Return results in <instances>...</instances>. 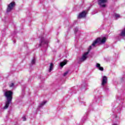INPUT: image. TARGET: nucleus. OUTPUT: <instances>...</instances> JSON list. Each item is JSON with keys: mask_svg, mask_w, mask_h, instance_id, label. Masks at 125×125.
I'll return each instance as SVG.
<instances>
[{"mask_svg": "<svg viewBox=\"0 0 125 125\" xmlns=\"http://www.w3.org/2000/svg\"><path fill=\"white\" fill-rule=\"evenodd\" d=\"M12 94L13 93L11 91H8L5 92L4 95L6 98L7 101L5 103V105L4 106V109H7L9 104L11 103V101L12 100Z\"/></svg>", "mask_w": 125, "mask_h": 125, "instance_id": "f257e3e1", "label": "nucleus"}, {"mask_svg": "<svg viewBox=\"0 0 125 125\" xmlns=\"http://www.w3.org/2000/svg\"><path fill=\"white\" fill-rule=\"evenodd\" d=\"M106 42V38L104 37L103 39L99 38L97 39L92 44V46H95L97 43L99 44H104Z\"/></svg>", "mask_w": 125, "mask_h": 125, "instance_id": "f03ea898", "label": "nucleus"}, {"mask_svg": "<svg viewBox=\"0 0 125 125\" xmlns=\"http://www.w3.org/2000/svg\"><path fill=\"white\" fill-rule=\"evenodd\" d=\"M91 46H90L87 52H85L81 57V58L80 59V62H84V61H85L87 58H88V53H89V51H90V50L91 49Z\"/></svg>", "mask_w": 125, "mask_h": 125, "instance_id": "7ed1b4c3", "label": "nucleus"}, {"mask_svg": "<svg viewBox=\"0 0 125 125\" xmlns=\"http://www.w3.org/2000/svg\"><path fill=\"white\" fill-rule=\"evenodd\" d=\"M15 7V2H12L8 5L7 8V12H10L13 8Z\"/></svg>", "mask_w": 125, "mask_h": 125, "instance_id": "20e7f679", "label": "nucleus"}, {"mask_svg": "<svg viewBox=\"0 0 125 125\" xmlns=\"http://www.w3.org/2000/svg\"><path fill=\"white\" fill-rule=\"evenodd\" d=\"M98 2L101 7H105L106 6L105 3L107 2V0H98Z\"/></svg>", "mask_w": 125, "mask_h": 125, "instance_id": "39448f33", "label": "nucleus"}, {"mask_svg": "<svg viewBox=\"0 0 125 125\" xmlns=\"http://www.w3.org/2000/svg\"><path fill=\"white\" fill-rule=\"evenodd\" d=\"M48 43V41L44 40V38L42 36L41 37L40 43L39 44L40 46H42V45H43V44H47Z\"/></svg>", "mask_w": 125, "mask_h": 125, "instance_id": "423d86ee", "label": "nucleus"}, {"mask_svg": "<svg viewBox=\"0 0 125 125\" xmlns=\"http://www.w3.org/2000/svg\"><path fill=\"white\" fill-rule=\"evenodd\" d=\"M107 77L104 76L103 77V79L102 80V85L103 86H104V85H105V84L107 83Z\"/></svg>", "mask_w": 125, "mask_h": 125, "instance_id": "0eeeda50", "label": "nucleus"}, {"mask_svg": "<svg viewBox=\"0 0 125 125\" xmlns=\"http://www.w3.org/2000/svg\"><path fill=\"white\" fill-rule=\"evenodd\" d=\"M85 16H86V13L85 11H83L79 14L78 18H83V17H85Z\"/></svg>", "mask_w": 125, "mask_h": 125, "instance_id": "6e6552de", "label": "nucleus"}, {"mask_svg": "<svg viewBox=\"0 0 125 125\" xmlns=\"http://www.w3.org/2000/svg\"><path fill=\"white\" fill-rule=\"evenodd\" d=\"M67 62L68 61H67V60H64L63 62H60V66L62 67V68H63V66H65Z\"/></svg>", "mask_w": 125, "mask_h": 125, "instance_id": "1a4fd4ad", "label": "nucleus"}, {"mask_svg": "<svg viewBox=\"0 0 125 125\" xmlns=\"http://www.w3.org/2000/svg\"><path fill=\"white\" fill-rule=\"evenodd\" d=\"M96 68H97V69L100 70V71H104V68H103V67L101 66L100 64L98 63H96Z\"/></svg>", "mask_w": 125, "mask_h": 125, "instance_id": "9d476101", "label": "nucleus"}, {"mask_svg": "<svg viewBox=\"0 0 125 125\" xmlns=\"http://www.w3.org/2000/svg\"><path fill=\"white\" fill-rule=\"evenodd\" d=\"M46 101H44L42 102L39 105V108H42L44 105H45L46 104Z\"/></svg>", "mask_w": 125, "mask_h": 125, "instance_id": "9b49d317", "label": "nucleus"}, {"mask_svg": "<svg viewBox=\"0 0 125 125\" xmlns=\"http://www.w3.org/2000/svg\"><path fill=\"white\" fill-rule=\"evenodd\" d=\"M54 66V65L52 63H51L49 66V72H51V71H52V70H53Z\"/></svg>", "mask_w": 125, "mask_h": 125, "instance_id": "f8f14e48", "label": "nucleus"}, {"mask_svg": "<svg viewBox=\"0 0 125 125\" xmlns=\"http://www.w3.org/2000/svg\"><path fill=\"white\" fill-rule=\"evenodd\" d=\"M120 36L125 37V28L122 31Z\"/></svg>", "mask_w": 125, "mask_h": 125, "instance_id": "ddd939ff", "label": "nucleus"}, {"mask_svg": "<svg viewBox=\"0 0 125 125\" xmlns=\"http://www.w3.org/2000/svg\"><path fill=\"white\" fill-rule=\"evenodd\" d=\"M35 63H36V59L33 58L31 61V64L32 65H34V64H35Z\"/></svg>", "mask_w": 125, "mask_h": 125, "instance_id": "4468645a", "label": "nucleus"}, {"mask_svg": "<svg viewBox=\"0 0 125 125\" xmlns=\"http://www.w3.org/2000/svg\"><path fill=\"white\" fill-rule=\"evenodd\" d=\"M69 74V71H66L63 75V77H66L67 76V74Z\"/></svg>", "mask_w": 125, "mask_h": 125, "instance_id": "2eb2a0df", "label": "nucleus"}, {"mask_svg": "<svg viewBox=\"0 0 125 125\" xmlns=\"http://www.w3.org/2000/svg\"><path fill=\"white\" fill-rule=\"evenodd\" d=\"M115 16L116 17V18H120V17H121V16L118 14H115Z\"/></svg>", "mask_w": 125, "mask_h": 125, "instance_id": "dca6fc26", "label": "nucleus"}, {"mask_svg": "<svg viewBox=\"0 0 125 125\" xmlns=\"http://www.w3.org/2000/svg\"><path fill=\"white\" fill-rule=\"evenodd\" d=\"M14 86V83H11L9 84V86L10 87H12Z\"/></svg>", "mask_w": 125, "mask_h": 125, "instance_id": "f3484780", "label": "nucleus"}, {"mask_svg": "<svg viewBox=\"0 0 125 125\" xmlns=\"http://www.w3.org/2000/svg\"><path fill=\"white\" fill-rule=\"evenodd\" d=\"M79 29L78 28V27H76L75 29H74V32L75 33H77V32H78Z\"/></svg>", "mask_w": 125, "mask_h": 125, "instance_id": "a211bd4d", "label": "nucleus"}, {"mask_svg": "<svg viewBox=\"0 0 125 125\" xmlns=\"http://www.w3.org/2000/svg\"><path fill=\"white\" fill-rule=\"evenodd\" d=\"M115 119L116 120H119V119H120V118H119V117H118V116L115 115Z\"/></svg>", "mask_w": 125, "mask_h": 125, "instance_id": "6ab92c4d", "label": "nucleus"}, {"mask_svg": "<svg viewBox=\"0 0 125 125\" xmlns=\"http://www.w3.org/2000/svg\"><path fill=\"white\" fill-rule=\"evenodd\" d=\"M22 121H26V117L25 116L22 117Z\"/></svg>", "mask_w": 125, "mask_h": 125, "instance_id": "aec40b11", "label": "nucleus"}, {"mask_svg": "<svg viewBox=\"0 0 125 125\" xmlns=\"http://www.w3.org/2000/svg\"><path fill=\"white\" fill-rule=\"evenodd\" d=\"M112 125H117L116 124H112Z\"/></svg>", "mask_w": 125, "mask_h": 125, "instance_id": "412c9836", "label": "nucleus"}]
</instances>
